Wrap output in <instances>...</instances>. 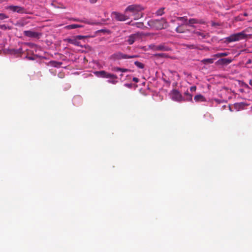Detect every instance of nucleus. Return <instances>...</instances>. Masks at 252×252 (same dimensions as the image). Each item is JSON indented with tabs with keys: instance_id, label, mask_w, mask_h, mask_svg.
Segmentation results:
<instances>
[{
	"instance_id": "f8f14e48",
	"label": "nucleus",
	"mask_w": 252,
	"mask_h": 252,
	"mask_svg": "<svg viewBox=\"0 0 252 252\" xmlns=\"http://www.w3.org/2000/svg\"><path fill=\"white\" fill-rule=\"evenodd\" d=\"M140 36V34L139 33H136L134 34H132L129 35L126 41L129 45L132 44Z\"/></svg>"
},
{
	"instance_id": "72a5a7b5",
	"label": "nucleus",
	"mask_w": 252,
	"mask_h": 252,
	"mask_svg": "<svg viewBox=\"0 0 252 252\" xmlns=\"http://www.w3.org/2000/svg\"><path fill=\"white\" fill-rule=\"evenodd\" d=\"M197 24H204V21L202 20H198L197 19Z\"/></svg>"
},
{
	"instance_id": "37998d69",
	"label": "nucleus",
	"mask_w": 252,
	"mask_h": 252,
	"mask_svg": "<svg viewBox=\"0 0 252 252\" xmlns=\"http://www.w3.org/2000/svg\"><path fill=\"white\" fill-rule=\"evenodd\" d=\"M101 32H103L104 31H105V30H101Z\"/></svg>"
},
{
	"instance_id": "dca6fc26",
	"label": "nucleus",
	"mask_w": 252,
	"mask_h": 252,
	"mask_svg": "<svg viewBox=\"0 0 252 252\" xmlns=\"http://www.w3.org/2000/svg\"><path fill=\"white\" fill-rule=\"evenodd\" d=\"M184 25H186L185 24H183L181 25H179L176 28V32L178 33H184L187 30L184 27Z\"/></svg>"
},
{
	"instance_id": "cd10ccee",
	"label": "nucleus",
	"mask_w": 252,
	"mask_h": 252,
	"mask_svg": "<svg viewBox=\"0 0 252 252\" xmlns=\"http://www.w3.org/2000/svg\"><path fill=\"white\" fill-rule=\"evenodd\" d=\"M154 56L156 57L160 58H166L167 57V55L165 53L155 54L154 55Z\"/></svg>"
},
{
	"instance_id": "79ce46f5",
	"label": "nucleus",
	"mask_w": 252,
	"mask_h": 252,
	"mask_svg": "<svg viewBox=\"0 0 252 252\" xmlns=\"http://www.w3.org/2000/svg\"><path fill=\"white\" fill-rule=\"evenodd\" d=\"M244 16H248V14H247V13H245L244 14Z\"/></svg>"
},
{
	"instance_id": "aec40b11",
	"label": "nucleus",
	"mask_w": 252,
	"mask_h": 252,
	"mask_svg": "<svg viewBox=\"0 0 252 252\" xmlns=\"http://www.w3.org/2000/svg\"><path fill=\"white\" fill-rule=\"evenodd\" d=\"M71 20L72 21H73L82 22V23H86V24H89V25L97 24L96 23H91V22H90L87 21H85V20H81V19H77V18H72Z\"/></svg>"
},
{
	"instance_id": "412c9836",
	"label": "nucleus",
	"mask_w": 252,
	"mask_h": 252,
	"mask_svg": "<svg viewBox=\"0 0 252 252\" xmlns=\"http://www.w3.org/2000/svg\"><path fill=\"white\" fill-rule=\"evenodd\" d=\"M112 70L114 71H116V72L121 71L122 72H128V71H129V70L128 69L120 68V67H114L112 69Z\"/></svg>"
},
{
	"instance_id": "c756f323",
	"label": "nucleus",
	"mask_w": 252,
	"mask_h": 252,
	"mask_svg": "<svg viewBox=\"0 0 252 252\" xmlns=\"http://www.w3.org/2000/svg\"><path fill=\"white\" fill-rule=\"evenodd\" d=\"M132 26H136L137 28H141L143 26V23L141 22L134 23L132 24Z\"/></svg>"
},
{
	"instance_id": "4c0bfd02",
	"label": "nucleus",
	"mask_w": 252,
	"mask_h": 252,
	"mask_svg": "<svg viewBox=\"0 0 252 252\" xmlns=\"http://www.w3.org/2000/svg\"><path fill=\"white\" fill-rule=\"evenodd\" d=\"M26 58L28 59L29 60H34V58L33 57H32L27 56Z\"/></svg>"
},
{
	"instance_id": "6ab92c4d",
	"label": "nucleus",
	"mask_w": 252,
	"mask_h": 252,
	"mask_svg": "<svg viewBox=\"0 0 252 252\" xmlns=\"http://www.w3.org/2000/svg\"><path fill=\"white\" fill-rule=\"evenodd\" d=\"M197 19L195 18H192L189 20V21H187V23H186V26H189L190 27H194L193 24H197Z\"/></svg>"
},
{
	"instance_id": "e433bc0d",
	"label": "nucleus",
	"mask_w": 252,
	"mask_h": 252,
	"mask_svg": "<svg viewBox=\"0 0 252 252\" xmlns=\"http://www.w3.org/2000/svg\"><path fill=\"white\" fill-rule=\"evenodd\" d=\"M133 82L137 83L139 81V79L136 77H133L132 79Z\"/></svg>"
},
{
	"instance_id": "b1692460",
	"label": "nucleus",
	"mask_w": 252,
	"mask_h": 252,
	"mask_svg": "<svg viewBox=\"0 0 252 252\" xmlns=\"http://www.w3.org/2000/svg\"><path fill=\"white\" fill-rule=\"evenodd\" d=\"M164 8L162 7L159 8L158 10L156 12V14L157 16H161L164 13Z\"/></svg>"
},
{
	"instance_id": "c03bdc74",
	"label": "nucleus",
	"mask_w": 252,
	"mask_h": 252,
	"mask_svg": "<svg viewBox=\"0 0 252 252\" xmlns=\"http://www.w3.org/2000/svg\"><path fill=\"white\" fill-rule=\"evenodd\" d=\"M123 76V74H120V76L122 77Z\"/></svg>"
},
{
	"instance_id": "bb28decb",
	"label": "nucleus",
	"mask_w": 252,
	"mask_h": 252,
	"mask_svg": "<svg viewBox=\"0 0 252 252\" xmlns=\"http://www.w3.org/2000/svg\"><path fill=\"white\" fill-rule=\"evenodd\" d=\"M76 28V24H72L66 26L64 27V29L66 30H71V29H74Z\"/></svg>"
},
{
	"instance_id": "4468645a",
	"label": "nucleus",
	"mask_w": 252,
	"mask_h": 252,
	"mask_svg": "<svg viewBox=\"0 0 252 252\" xmlns=\"http://www.w3.org/2000/svg\"><path fill=\"white\" fill-rule=\"evenodd\" d=\"M232 60L231 59L223 58L219 60L217 63L219 64L224 65L228 64L232 62Z\"/></svg>"
},
{
	"instance_id": "2eb2a0df",
	"label": "nucleus",
	"mask_w": 252,
	"mask_h": 252,
	"mask_svg": "<svg viewBox=\"0 0 252 252\" xmlns=\"http://www.w3.org/2000/svg\"><path fill=\"white\" fill-rule=\"evenodd\" d=\"M193 33L196 34L197 36H201L203 38H207L210 36L209 33L206 32H201L194 31Z\"/></svg>"
},
{
	"instance_id": "a19ab883",
	"label": "nucleus",
	"mask_w": 252,
	"mask_h": 252,
	"mask_svg": "<svg viewBox=\"0 0 252 252\" xmlns=\"http://www.w3.org/2000/svg\"><path fill=\"white\" fill-rule=\"evenodd\" d=\"M249 84L250 85H251L252 86V80L250 81Z\"/></svg>"
},
{
	"instance_id": "7c9ffc66",
	"label": "nucleus",
	"mask_w": 252,
	"mask_h": 252,
	"mask_svg": "<svg viewBox=\"0 0 252 252\" xmlns=\"http://www.w3.org/2000/svg\"><path fill=\"white\" fill-rule=\"evenodd\" d=\"M8 16L5 14L0 13V20H4L5 19H7Z\"/></svg>"
},
{
	"instance_id": "c85d7f7f",
	"label": "nucleus",
	"mask_w": 252,
	"mask_h": 252,
	"mask_svg": "<svg viewBox=\"0 0 252 252\" xmlns=\"http://www.w3.org/2000/svg\"><path fill=\"white\" fill-rule=\"evenodd\" d=\"M23 52V49L22 48H20L18 49H14L13 53L15 54H21Z\"/></svg>"
},
{
	"instance_id": "9d476101",
	"label": "nucleus",
	"mask_w": 252,
	"mask_h": 252,
	"mask_svg": "<svg viewBox=\"0 0 252 252\" xmlns=\"http://www.w3.org/2000/svg\"><path fill=\"white\" fill-rule=\"evenodd\" d=\"M151 49L155 51H168L171 50V49L164 43L157 45H153L151 46Z\"/></svg>"
},
{
	"instance_id": "a211bd4d",
	"label": "nucleus",
	"mask_w": 252,
	"mask_h": 252,
	"mask_svg": "<svg viewBox=\"0 0 252 252\" xmlns=\"http://www.w3.org/2000/svg\"><path fill=\"white\" fill-rule=\"evenodd\" d=\"M194 100L195 102H203L206 101L205 98L202 94L196 95L194 97Z\"/></svg>"
},
{
	"instance_id": "9b49d317",
	"label": "nucleus",
	"mask_w": 252,
	"mask_h": 252,
	"mask_svg": "<svg viewBox=\"0 0 252 252\" xmlns=\"http://www.w3.org/2000/svg\"><path fill=\"white\" fill-rule=\"evenodd\" d=\"M24 35L29 37L39 38L41 33L32 31H25L23 32Z\"/></svg>"
},
{
	"instance_id": "473e14b6",
	"label": "nucleus",
	"mask_w": 252,
	"mask_h": 252,
	"mask_svg": "<svg viewBox=\"0 0 252 252\" xmlns=\"http://www.w3.org/2000/svg\"><path fill=\"white\" fill-rule=\"evenodd\" d=\"M0 29L2 30H6L7 27L5 25H0Z\"/></svg>"
},
{
	"instance_id": "423d86ee",
	"label": "nucleus",
	"mask_w": 252,
	"mask_h": 252,
	"mask_svg": "<svg viewBox=\"0 0 252 252\" xmlns=\"http://www.w3.org/2000/svg\"><path fill=\"white\" fill-rule=\"evenodd\" d=\"M138 56L136 55H128L125 54H123L120 52H118L112 55V58L115 60H119L122 59H129L132 58H138Z\"/></svg>"
},
{
	"instance_id": "58836bf2",
	"label": "nucleus",
	"mask_w": 252,
	"mask_h": 252,
	"mask_svg": "<svg viewBox=\"0 0 252 252\" xmlns=\"http://www.w3.org/2000/svg\"><path fill=\"white\" fill-rule=\"evenodd\" d=\"M89 1L91 3H94L97 1V0H89Z\"/></svg>"
},
{
	"instance_id": "7ed1b4c3",
	"label": "nucleus",
	"mask_w": 252,
	"mask_h": 252,
	"mask_svg": "<svg viewBox=\"0 0 252 252\" xmlns=\"http://www.w3.org/2000/svg\"><path fill=\"white\" fill-rule=\"evenodd\" d=\"M94 73L98 77L109 79L108 80V82L109 83L116 84L118 82L117 75L109 73L104 70L95 71Z\"/></svg>"
},
{
	"instance_id": "ea45409f",
	"label": "nucleus",
	"mask_w": 252,
	"mask_h": 252,
	"mask_svg": "<svg viewBox=\"0 0 252 252\" xmlns=\"http://www.w3.org/2000/svg\"><path fill=\"white\" fill-rule=\"evenodd\" d=\"M83 27L82 25L76 24V28H83Z\"/></svg>"
},
{
	"instance_id": "4be33fe9",
	"label": "nucleus",
	"mask_w": 252,
	"mask_h": 252,
	"mask_svg": "<svg viewBox=\"0 0 252 252\" xmlns=\"http://www.w3.org/2000/svg\"><path fill=\"white\" fill-rule=\"evenodd\" d=\"M229 55L228 52H224V53H219L216 54L214 55V57L216 58H220L222 57H225Z\"/></svg>"
},
{
	"instance_id": "f257e3e1",
	"label": "nucleus",
	"mask_w": 252,
	"mask_h": 252,
	"mask_svg": "<svg viewBox=\"0 0 252 252\" xmlns=\"http://www.w3.org/2000/svg\"><path fill=\"white\" fill-rule=\"evenodd\" d=\"M144 7L139 4H132L128 6L125 10V13L129 16V18L133 17L134 20H137L143 16L142 11Z\"/></svg>"
},
{
	"instance_id": "5701e85b",
	"label": "nucleus",
	"mask_w": 252,
	"mask_h": 252,
	"mask_svg": "<svg viewBox=\"0 0 252 252\" xmlns=\"http://www.w3.org/2000/svg\"><path fill=\"white\" fill-rule=\"evenodd\" d=\"M201 62L204 64H211L214 63L213 59H205L201 61Z\"/></svg>"
},
{
	"instance_id": "39448f33",
	"label": "nucleus",
	"mask_w": 252,
	"mask_h": 252,
	"mask_svg": "<svg viewBox=\"0 0 252 252\" xmlns=\"http://www.w3.org/2000/svg\"><path fill=\"white\" fill-rule=\"evenodd\" d=\"M247 37V35L245 33V31H242L240 32L231 34L229 36L226 37L225 39L227 42L229 43L244 39Z\"/></svg>"
},
{
	"instance_id": "1a4fd4ad",
	"label": "nucleus",
	"mask_w": 252,
	"mask_h": 252,
	"mask_svg": "<svg viewBox=\"0 0 252 252\" xmlns=\"http://www.w3.org/2000/svg\"><path fill=\"white\" fill-rule=\"evenodd\" d=\"M5 8L7 10H10L13 12H17L18 13H25V9L23 7L17 5H9L7 6Z\"/></svg>"
},
{
	"instance_id": "ddd939ff",
	"label": "nucleus",
	"mask_w": 252,
	"mask_h": 252,
	"mask_svg": "<svg viewBox=\"0 0 252 252\" xmlns=\"http://www.w3.org/2000/svg\"><path fill=\"white\" fill-rule=\"evenodd\" d=\"M184 46L189 49H196L201 50L204 49V46L203 45L198 44H185Z\"/></svg>"
},
{
	"instance_id": "2f4dec72",
	"label": "nucleus",
	"mask_w": 252,
	"mask_h": 252,
	"mask_svg": "<svg viewBox=\"0 0 252 252\" xmlns=\"http://www.w3.org/2000/svg\"><path fill=\"white\" fill-rule=\"evenodd\" d=\"M196 90V87L195 86H192L190 88V90L191 92H195Z\"/></svg>"
},
{
	"instance_id": "c9c22d12",
	"label": "nucleus",
	"mask_w": 252,
	"mask_h": 252,
	"mask_svg": "<svg viewBox=\"0 0 252 252\" xmlns=\"http://www.w3.org/2000/svg\"><path fill=\"white\" fill-rule=\"evenodd\" d=\"M56 8H63V9H65V7L62 4H61L60 6H55Z\"/></svg>"
},
{
	"instance_id": "6e6552de",
	"label": "nucleus",
	"mask_w": 252,
	"mask_h": 252,
	"mask_svg": "<svg viewBox=\"0 0 252 252\" xmlns=\"http://www.w3.org/2000/svg\"><path fill=\"white\" fill-rule=\"evenodd\" d=\"M171 96L172 99L175 101H182L184 100V97H183L181 94L177 90H173L171 92Z\"/></svg>"
},
{
	"instance_id": "f03ea898",
	"label": "nucleus",
	"mask_w": 252,
	"mask_h": 252,
	"mask_svg": "<svg viewBox=\"0 0 252 252\" xmlns=\"http://www.w3.org/2000/svg\"><path fill=\"white\" fill-rule=\"evenodd\" d=\"M148 25L154 30H161L165 29L168 26L166 20L164 18L160 19H151L148 22Z\"/></svg>"
},
{
	"instance_id": "20e7f679",
	"label": "nucleus",
	"mask_w": 252,
	"mask_h": 252,
	"mask_svg": "<svg viewBox=\"0 0 252 252\" xmlns=\"http://www.w3.org/2000/svg\"><path fill=\"white\" fill-rule=\"evenodd\" d=\"M90 36H84V35H76L73 36L71 37L65 38L64 41L68 43L73 44L75 46L82 47L81 42L79 41V40L84 39L89 37Z\"/></svg>"
},
{
	"instance_id": "f704fd0d",
	"label": "nucleus",
	"mask_w": 252,
	"mask_h": 252,
	"mask_svg": "<svg viewBox=\"0 0 252 252\" xmlns=\"http://www.w3.org/2000/svg\"><path fill=\"white\" fill-rule=\"evenodd\" d=\"M55 63H57V64H59V65H61V64H62V63H61V62H53L52 63V65H53V66H55Z\"/></svg>"
},
{
	"instance_id": "a878e982",
	"label": "nucleus",
	"mask_w": 252,
	"mask_h": 252,
	"mask_svg": "<svg viewBox=\"0 0 252 252\" xmlns=\"http://www.w3.org/2000/svg\"><path fill=\"white\" fill-rule=\"evenodd\" d=\"M134 64L137 66L139 68H143L144 67V65L142 63L138 62V61H135L134 62Z\"/></svg>"
},
{
	"instance_id": "f3484780",
	"label": "nucleus",
	"mask_w": 252,
	"mask_h": 252,
	"mask_svg": "<svg viewBox=\"0 0 252 252\" xmlns=\"http://www.w3.org/2000/svg\"><path fill=\"white\" fill-rule=\"evenodd\" d=\"M185 98L183 101L192 102V95L187 91L184 93Z\"/></svg>"
},
{
	"instance_id": "0eeeda50",
	"label": "nucleus",
	"mask_w": 252,
	"mask_h": 252,
	"mask_svg": "<svg viewBox=\"0 0 252 252\" xmlns=\"http://www.w3.org/2000/svg\"><path fill=\"white\" fill-rule=\"evenodd\" d=\"M112 15L116 20L118 21H125L129 19V16L127 13L122 14L118 12H113Z\"/></svg>"
},
{
	"instance_id": "393cba45",
	"label": "nucleus",
	"mask_w": 252,
	"mask_h": 252,
	"mask_svg": "<svg viewBox=\"0 0 252 252\" xmlns=\"http://www.w3.org/2000/svg\"><path fill=\"white\" fill-rule=\"evenodd\" d=\"M177 19L179 21H182L184 22V24H186L187 22L188 19L187 16L184 17H177Z\"/></svg>"
}]
</instances>
